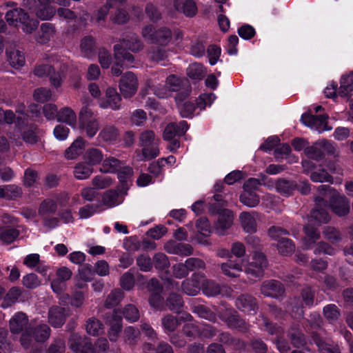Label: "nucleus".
I'll return each instance as SVG.
<instances>
[{
    "label": "nucleus",
    "instance_id": "6ab92c4d",
    "mask_svg": "<svg viewBox=\"0 0 353 353\" xmlns=\"http://www.w3.org/2000/svg\"><path fill=\"white\" fill-rule=\"evenodd\" d=\"M28 323V316L22 312H17L10 320L9 326L12 334H19Z\"/></svg>",
    "mask_w": 353,
    "mask_h": 353
},
{
    "label": "nucleus",
    "instance_id": "e2e57ef3",
    "mask_svg": "<svg viewBox=\"0 0 353 353\" xmlns=\"http://www.w3.org/2000/svg\"><path fill=\"white\" fill-rule=\"evenodd\" d=\"M197 107L196 103L190 101H185L181 106H179L180 114L183 118L192 119L194 116V112Z\"/></svg>",
    "mask_w": 353,
    "mask_h": 353
},
{
    "label": "nucleus",
    "instance_id": "13d9d810",
    "mask_svg": "<svg viewBox=\"0 0 353 353\" xmlns=\"http://www.w3.org/2000/svg\"><path fill=\"white\" fill-rule=\"evenodd\" d=\"M323 315L330 322L336 321L340 315V310L335 304H328L323 307Z\"/></svg>",
    "mask_w": 353,
    "mask_h": 353
},
{
    "label": "nucleus",
    "instance_id": "c03bdc74",
    "mask_svg": "<svg viewBox=\"0 0 353 353\" xmlns=\"http://www.w3.org/2000/svg\"><path fill=\"white\" fill-rule=\"evenodd\" d=\"M19 230L12 227H7L1 232L0 240L7 245L11 244L19 237Z\"/></svg>",
    "mask_w": 353,
    "mask_h": 353
},
{
    "label": "nucleus",
    "instance_id": "4c0bfd02",
    "mask_svg": "<svg viewBox=\"0 0 353 353\" xmlns=\"http://www.w3.org/2000/svg\"><path fill=\"white\" fill-rule=\"evenodd\" d=\"M92 172V166L85 161L79 162L74 168V175L79 180L88 179Z\"/></svg>",
    "mask_w": 353,
    "mask_h": 353
},
{
    "label": "nucleus",
    "instance_id": "cd10ccee",
    "mask_svg": "<svg viewBox=\"0 0 353 353\" xmlns=\"http://www.w3.org/2000/svg\"><path fill=\"white\" fill-rule=\"evenodd\" d=\"M116 172L117 173V178L121 184L119 191L121 194H126L128 190V181L132 174V169L129 166H121Z\"/></svg>",
    "mask_w": 353,
    "mask_h": 353
},
{
    "label": "nucleus",
    "instance_id": "7ed1b4c3",
    "mask_svg": "<svg viewBox=\"0 0 353 353\" xmlns=\"http://www.w3.org/2000/svg\"><path fill=\"white\" fill-rule=\"evenodd\" d=\"M5 18L10 26L21 27V30L27 34H31L35 31L39 23L37 18L30 17L21 8L8 10Z\"/></svg>",
    "mask_w": 353,
    "mask_h": 353
},
{
    "label": "nucleus",
    "instance_id": "4be33fe9",
    "mask_svg": "<svg viewBox=\"0 0 353 353\" xmlns=\"http://www.w3.org/2000/svg\"><path fill=\"white\" fill-rule=\"evenodd\" d=\"M22 193L21 188L14 184L0 185V199L16 200L21 196Z\"/></svg>",
    "mask_w": 353,
    "mask_h": 353
},
{
    "label": "nucleus",
    "instance_id": "864d4df0",
    "mask_svg": "<svg viewBox=\"0 0 353 353\" xmlns=\"http://www.w3.org/2000/svg\"><path fill=\"white\" fill-rule=\"evenodd\" d=\"M101 207L99 201L97 203L87 204L81 207L79 210V215L80 219H88L96 213Z\"/></svg>",
    "mask_w": 353,
    "mask_h": 353
},
{
    "label": "nucleus",
    "instance_id": "a18cd8bd",
    "mask_svg": "<svg viewBox=\"0 0 353 353\" xmlns=\"http://www.w3.org/2000/svg\"><path fill=\"white\" fill-rule=\"evenodd\" d=\"M193 312L197 314L199 317L211 322H215L216 321V314L209 307L205 305H196L194 307Z\"/></svg>",
    "mask_w": 353,
    "mask_h": 353
},
{
    "label": "nucleus",
    "instance_id": "7c9ffc66",
    "mask_svg": "<svg viewBox=\"0 0 353 353\" xmlns=\"http://www.w3.org/2000/svg\"><path fill=\"white\" fill-rule=\"evenodd\" d=\"M296 182L285 179H279L276 183V188L278 192L285 196H290L296 190Z\"/></svg>",
    "mask_w": 353,
    "mask_h": 353
},
{
    "label": "nucleus",
    "instance_id": "c9c22d12",
    "mask_svg": "<svg viewBox=\"0 0 353 353\" xmlns=\"http://www.w3.org/2000/svg\"><path fill=\"white\" fill-rule=\"evenodd\" d=\"M239 219L244 231L250 234L254 233L256 231V221L249 212H241Z\"/></svg>",
    "mask_w": 353,
    "mask_h": 353
},
{
    "label": "nucleus",
    "instance_id": "423d86ee",
    "mask_svg": "<svg viewBox=\"0 0 353 353\" xmlns=\"http://www.w3.org/2000/svg\"><path fill=\"white\" fill-rule=\"evenodd\" d=\"M121 0H107L103 8L99 11V19H103L107 12L111 13L114 23L124 24L129 20V15L125 9L120 8Z\"/></svg>",
    "mask_w": 353,
    "mask_h": 353
},
{
    "label": "nucleus",
    "instance_id": "774afa93",
    "mask_svg": "<svg viewBox=\"0 0 353 353\" xmlns=\"http://www.w3.org/2000/svg\"><path fill=\"white\" fill-rule=\"evenodd\" d=\"M152 262L155 268L158 270H163L170 266L168 256L162 252L156 253L153 257Z\"/></svg>",
    "mask_w": 353,
    "mask_h": 353
},
{
    "label": "nucleus",
    "instance_id": "1a4fd4ad",
    "mask_svg": "<svg viewBox=\"0 0 353 353\" xmlns=\"http://www.w3.org/2000/svg\"><path fill=\"white\" fill-rule=\"evenodd\" d=\"M220 319L230 329L237 330L242 333H246L249 331L250 325L240 316L235 310H225L220 314Z\"/></svg>",
    "mask_w": 353,
    "mask_h": 353
},
{
    "label": "nucleus",
    "instance_id": "680f3d73",
    "mask_svg": "<svg viewBox=\"0 0 353 353\" xmlns=\"http://www.w3.org/2000/svg\"><path fill=\"white\" fill-rule=\"evenodd\" d=\"M185 266L187 267L188 273L190 272H198L203 270L205 268L204 261L198 258H189L185 261Z\"/></svg>",
    "mask_w": 353,
    "mask_h": 353
},
{
    "label": "nucleus",
    "instance_id": "79ce46f5",
    "mask_svg": "<svg viewBox=\"0 0 353 353\" xmlns=\"http://www.w3.org/2000/svg\"><path fill=\"white\" fill-rule=\"evenodd\" d=\"M122 161L114 158L110 157L103 160L101 171L103 172L115 173L122 166Z\"/></svg>",
    "mask_w": 353,
    "mask_h": 353
},
{
    "label": "nucleus",
    "instance_id": "20e7f679",
    "mask_svg": "<svg viewBox=\"0 0 353 353\" xmlns=\"http://www.w3.org/2000/svg\"><path fill=\"white\" fill-rule=\"evenodd\" d=\"M143 47L142 41L137 37L132 36L130 39H123L120 43L114 46V58L122 64H132L134 56L129 52H139Z\"/></svg>",
    "mask_w": 353,
    "mask_h": 353
},
{
    "label": "nucleus",
    "instance_id": "393cba45",
    "mask_svg": "<svg viewBox=\"0 0 353 353\" xmlns=\"http://www.w3.org/2000/svg\"><path fill=\"white\" fill-rule=\"evenodd\" d=\"M80 48L84 57L90 58L94 56L97 52V46L94 38L90 35L83 37L81 41Z\"/></svg>",
    "mask_w": 353,
    "mask_h": 353
},
{
    "label": "nucleus",
    "instance_id": "a211bd4d",
    "mask_svg": "<svg viewBox=\"0 0 353 353\" xmlns=\"http://www.w3.org/2000/svg\"><path fill=\"white\" fill-rule=\"evenodd\" d=\"M315 201L316 205L327 203V201L321 197H316ZM311 219L314 220L318 224L327 223L330 220V216L325 209L316 206L311 211Z\"/></svg>",
    "mask_w": 353,
    "mask_h": 353
},
{
    "label": "nucleus",
    "instance_id": "f03ea898",
    "mask_svg": "<svg viewBox=\"0 0 353 353\" xmlns=\"http://www.w3.org/2000/svg\"><path fill=\"white\" fill-rule=\"evenodd\" d=\"M303 230L305 234L303 239L304 249H313V252L316 255L327 254L334 256L336 254V250L327 243L324 241L316 243V241L321 237L320 232L311 223L306 224L304 226Z\"/></svg>",
    "mask_w": 353,
    "mask_h": 353
},
{
    "label": "nucleus",
    "instance_id": "0e129e2a",
    "mask_svg": "<svg viewBox=\"0 0 353 353\" xmlns=\"http://www.w3.org/2000/svg\"><path fill=\"white\" fill-rule=\"evenodd\" d=\"M52 92L50 89L41 87L34 90L33 97L39 103H45L50 99Z\"/></svg>",
    "mask_w": 353,
    "mask_h": 353
},
{
    "label": "nucleus",
    "instance_id": "72a5a7b5",
    "mask_svg": "<svg viewBox=\"0 0 353 353\" xmlns=\"http://www.w3.org/2000/svg\"><path fill=\"white\" fill-rule=\"evenodd\" d=\"M57 203L52 199H46L41 201L38 209V214L41 216L54 214L57 211Z\"/></svg>",
    "mask_w": 353,
    "mask_h": 353
},
{
    "label": "nucleus",
    "instance_id": "ea45409f",
    "mask_svg": "<svg viewBox=\"0 0 353 353\" xmlns=\"http://www.w3.org/2000/svg\"><path fill=\"white\" fill-rule=\"evenodd\" d=\"M203 293L208 296H215L221 293L219 283L212 280H205L202 283Z\"/></svg>",
    "mask_w": 353,
    "mask_h": 353
},
{
    "label": "nucleus",
    "instance_id": "a878e982",
    "mask_svg": "<svg viewBox=\"0 0 353 353\" xmlns=\"http://www.w3.org/2000/svg\"><path fill=\"white\" fill-rule=\"evenodd\" d=\"M171 39V30L168 28L163 27L154 32L152 43L163 46L168 45Z\"/></svg>",
    "mask_w": 353,
    "mask_h": 353
},
{
    "label": "nucleus",
    "instance_id": "39448f33",
    "mask_svg": "<svg viewBox=\"0 0 353 353\" xmlns=\"http://www.w3.org/2000/svg\"><path fill=\"white\" fill-rule=\"evenodd\" d=\"M319 192L325 196H329L328 205L332 211L339 216H344L350 212V202L347 197L339 194L328 185H321Z\"/></svg>",
    "mask_w": 353,
    "mask_h": 353
},
{
    "label": "nucleus",
    "instance_id": "37998d69",
    "mask_svg": "<svg viewBox=\"0 0 353 353\" xmlns=\"http://www.w3.org/2000/svg\"><path fill=\"white\" fill-rule=\"evenodd\" d=\"M239 201L249 208H254L259 203V196L256 192L243 191L240 194Z\"/></svg>",
    "mask_w": 353,
    "mask_h": 353
},
{
    "label": "nucleus",
    "instance_id": "aec40b11",
    "mask_svg": "<svg viewBox=\"0 0 353 353\" xmlns=\"http://www.w3.org/2000/svg\"><path fill=\"white\" fill-rule=\"evenodd\" d=\"M26 333L37 342H44L50 336V328L47 324L37 325L34 327H30Z\"/></svg>",
    "mask_w": 353,
    "mask_h": 353
},
{
    "label": "nucleus",
    "instance_id": "052dcab7",
    "mask_svg": "<svg viewBox=\"0 0 353 353\" xmlns=\"http://www.w3.org/2000/svg\"><path fill=\"white\" fill-rule=\"evenodd\" d=\"M254 353H267V344L259 337H252L248 343Z\"/></svg>",
    "mask_w": 353,
    "mask_h": 353
},
{
    "label": "nucleus",
    "instance_id": "0eeeda50",
    "mask_svg": "<svg viewBox=\"0 0 353 353\" xmlns=\"http://www.w3.org/2000/svg\"><path fill=\"white\" fill-rule=\"evenodd\" d=\"M68 345L74 353H96L97 350L90 338L77 332L70 334Z\"/></svg>",
    "mask_w": 353,
    "mask_h": 353
},
{
    "label": "nucleus",
    "instance_id": "f257e3e1",
    "mask_svg": "<svg viewBox=\"0 0 353 353\" xmlns=\"http://www.w3.org/2000/svg\"><path fill=\"white\" fill-rule=\"evenodd\" d=\"M288 337L293 347L311 352L312 346L315 344L320 353H341L339 346L331 339L323 336L316 332L311 333L310 340L299 329V325L292 324L288 331Z\"/></svg>",
    "mask_w": 353,
    "mask_h": 353
},
{
    "label": "nucleus",
    "instance_id": "49530a36",
    "mask_svg": "<svg viewBox=\"0 0 353 353\" xmlns=\"http://www.w3.org/2000/svg\"><path fill=\"white\" fill-rule=\"evenodd\" d=\"M310 119L312 123V128H316L319 132L328 131L332 129L331 127L327 126L328 116L326 114L314 115V117H310Z\"/></svg>",
    "mask_w": 353,
    "mask_h": 353
},
{
    "label": "nucleus",
    "instance_id": "5fc2aeb1",
    "mask_svg": "<svg viewBox=\"0 0 353 353\" xmlns=\"http://www.w3.org/2000/svg\"><path fill=\"white\" fill-rule=\"evenodd\" d=\"M301 296L306 307H311L314 305L315 290L310 286H305L301 289Z\"/></svg>",
    "mask_w": 353,
    "mask_h": 353
},
{
    "label": "nucleus",
    "instance_id": "bf43d9fd",
    "mask_svg": "<svg viewBox=\"0 0 353 353\" xmlns=\"http://www.w3.org/2000/svg\"><path fill=\"white\" fill-rule=\"evenodd\" d=\"M205 52L209 58V63L210 65H214L219 59L221 54V48L216 44H211L208 47Z\"/></svg>",
    "mask_w": 353,
    "mask_h": 353
},
{
    "label": "nucleus",
    "instance_id": "a19ab883",
    "mask_svg": "<svg viewBox=\"0 0 353 353\" xmlns=\"http://www.w3.org/2000/svg\"><path fill=\"white\" fill-rule=\"evenodd\" d=\"M277 249L280 254L288 256L295 250V245L292 239L281 237L277 242Z\"/></svg>",
    "mask_w": 353,
    "mask_h": 353
},
{
    "label": "nucleus",
    "instance_id": "de8ad7c7",
    "mask_svg": "<svg viewBox=\"0 0 353 353\" xmlns=\"http://www.w3.org/2000/svg\"><path fill=\"white\" fill-rule=\"evenodd\" d=\"M86 331L92 336H99L103 332V323L96 318H90L86 323Z\"/></svg>",
    "mask_w": 353,
    "mask_h": 353
},
{
    "label": "nucleus",
    "instance_id": "4d7b16f0",
    "mask_svg": "<svg viewBox=\"0 0 353 353\" xmlns=\"http://www.w3.org/2000/svg\"><path fill=\"white\" fill-rule=\"evenodd\" d=\"M196 227L198 232L204 236H208L212 232L214 228H212L209 220L206 217H200L196 221Z\"/></svg>",
    "mask_w": 353,
    "mask_h": 353
},
{
    "label": "nucleus",
    "instance_id": "4468645a",
    "mask_svg": "<svg viewBox=\"0 0 353 353\" xmlns=\"http://www.w3.org/2000/svg\"><path fill=\"white\" fill-rule=\"evenodd\" d=\"M121 97L114 88H108L105 92V97L101 99L100 107L102 108H111L119 110L121 106Z\"/></svg>",
    "mask_w": 353,
    "mask_h": 353
},
{
    "label": "nucleus",
    "instance_id": "6e6d98bb",
    "mask_svg": "<svg viewBox=\"0 0 353 353\" xmlns=\"http://www.w3.org/2000/svg\"><path fill=\"white\" fill-rule=\"evenodd\" d=\"M38 128L35 124H30L28 128L22 132L23 140L28 143L35 144L38 141V136L36 131Z\"/></svg>",
    "mask_w": 353,
    "mask_h": 353
},
{
    "label": "nucleus",
    "instance_id": "f3484780",
    "mask_svg": "<svg viewBox=\"0 0 353 353\" xmlns=\"http://www.w3.org/2000/svg\"><path fill=\"white\" fill-rule=\"evenodd\" d=\"M261 291L263 294L272 298H279L285 292L283 284L276 280H270L263 283Z\"/></svg>",
    "mask_w": 353,
    "mask_h": 353
},
{
    "label": "nucleus",
    "instance_id": "8fccbe9b",
    "mask_svg": "<svg viewBox=\"0 0 353 353\" xmlns=\"http://www.w3.org/2000/svg\"><path fill=\"white\" fill-rule=\"evenodd\" d=\"M56 13L54 7L50 6H38L35 12L37 17L42 21L50 20Z\"/></svg>",
    "mask_w": 353,
    "mask_h": 353
},
{
    "label": "nucleus",
    "instance_id": "c85d7f7f",
    "mask_svg": "<svg viewBox=\"0 0 353 353\" xmlns=\"http://www.w3.org/2000/svg\"><path fill=\"white\" fill-rule=\"evenodd\" d=\"M119 130L114 125H108L103 128L99 134V139L104 142L114 143L119 137Z\"/></svg>",
    "mask_w": 353,
    "mask_h": 353
},
{
    "label": "nucleus",
    "instance_id": "5701e85b",
    "mask_svg": "<svg viewBox=\"0 0 353 353\" xmlns=\"http://www.w3.org/2000/svg\"><path fill=\"white\" fill-rule=\"evenodd\" d=\"M219 341L225 345L234 347L239 352L245 351L246 343L239 338L234 337L229 332H223L219 335Z\"/></svg>",
    "mask_w": 353,
    "mask_h": 353
},
{
    "label": "nucleus",
    "instance_id": "3c124183",
    "mask_svg": "<svg viewBox=\"0 0 353 353\" xmlns=\"http://www.w3.org/2000/svg\"><path fill=\"white\" fill-rule=\"evenodd\" d=\"M123 297V292L119 289L112 290L107 296L104 305L108 309H111L117 305Z\"/></svg>",
    "mask_w": 353,
    "mask_h": 353
},
{
    "label": "nucleus",
    "instance_id": "2f4dec72",
    "mask_svg": "<svg viewBox=\"0 0 353 353\" xmlns=\"http://www.w3.org/2000/svg\"><path fill=\"white\" fill-rule=\"evenodd\" d=\"M206 72L207 70L205 66L199 63H194L189 65L186 72L190 79L199 81L202 80L205 77Z\"/></svg>",
    "mask_w": 353,
    "mask_h": 353
},
{
    "label": "nucleus",
    "instance_id": "f8f14e48",
    "mask_svg": "<svg viewBox=\"0 0 353 353\" xmlns=\"http://www.w3.org/2000/svg\"><path fill=\"white\" fill-rule=\"evenodd\" d=\"M105 323L110 326L108 337L110 341H116L122 330V316L115 310L105 314Z\"/></svg>",
    "mask_w": 353,
    "mask_h": 353
},
{
    "label": "nucleus",
    "instance_id": "dca6fc26",
    "mask_svg": "<svg viewBox=\"0 0 353 353\" xmlns=\"http://www.w3.org/2000/svg\"><path fill=\"white\" fill-rule=\"evenodd\" d=\"M233 223V213L231 210H225L218 216L214 221V231L218 235H223Z\"/></svg>",
    "mask_w": 353,
    "mask_h": 353
},
{
    "label": "nucleus",
    "instance_id": "b1692460",
    "mask_svg": "<svg viewBox=\"0 0 353 353\" xmlns=\"http://www.w3.org/2000/svg\"><path fill=\"white\" fill-rule=\"evenodd\" d=\"M339 94L341 97H348L353 94V72L343 74L340 81Z\"/></svg>",
    "mask_w": 353,
    "mask_h": 353
},
{
    "label": "nucleus",
    "instance_id": "6e6552de",
    "mask_svg": "<svg viewBox=\"0 0 353 353\" xmlns=\"http://www.w3.org/2000/svg\"><path fill=\"white\" fill-rule=\"evenodd\" d=\"M79 128L85 130L90 138L93 137L99 129V123L94 117L93 113L88 107H83L79 115Z\"/></svg>",
    "mask_w": 353,
    "mask_h": 353
},
{
    "label": "nucleus",
    "instance_id": "e433bc0d",
    "mask_svg": "<svg viewBox=\"0 0 353 353\" xmlns=\"http://www.w3.org/2000/svg\"><path fill=\"white\" fill-rule=\"evenodd\" d=\"M166 305L170 310L180 314L181 310L183 306L182 296L179 294L171 292L166 299Z\"/></svg>",
    "mask_w": 353,
    "mask_h": 353
},
{
    "label": "nucleus",
    "instance_id": "2eb2a0df",
    "mask_svg": "<svg viewBox=\"0 0 353 353\" xmlns=\"http://www.w3.org/2000/svg\"><path fill=\"white\" fill-rule=\"evenodd\" d=\"M67 315L65 307L53 305L48 311V322L53 327H61L65 323Z\"/></svg>",
    "mask_w": 353,
    "mask_h": 353
},
{
    "label": "nucleus",
    "instance_id": "09e8293b",
    "mask_svg": "<svg viewBox=\"0 0 353 353\" xmlns=\"http://www.w3.org/2000/svg\"><path fill=\"white\" fill-rule=\"evenodd\" d=\"M310 179L313 182H332L333 177L327 172L324 168H319L311 172Z\"/></svg>",
    "mask_w": 353,
    "mask_h": 353
},
{
    "label": "nucleus",
    "instance_id": "bb28decb",
    "mask_svg": "<svg viewBox=\"0 0 353 353\" xmlns=\"http://www.w3.org/2000/svg\"><path fill=\"white\" fill-rule=\"evenodd\" d=\"M242 263L239 259L232 260L230 259L227 262L221 264V270L226 276L236 277L237 272L241 271Z\"/></svg>",
    "mask_w": 353,
    "mask_h": 353
},
{
    "label": "nucleus",
    "instance_id": "9d476101",
    "mask_svg": "<svg viewBox=\"0 0 353 353\" xmlns=\"http://www.w3.org/2000/svg\"><path fill=\"white\" fill-rule=\"evenodd\" d=\"M138 80L132 72L125 73L119 81V89L124 98H130L137 91Z\"/></svg>",
    "mask_w": 353,
    "mask_h": 353
},
{
    "label": "nucleus",
    "instance_id": "f704fd0d",
    "mask_svg": "<svg viewBox=\"0 0 353 353\" xmlns=\"http://www.w3.org/2000/svg\"><path fill=\"white\" fill-rule=\"evenodd\" d=\"M103 159L102 152L97 148H91L88 149L84 155V161L89 163L91 166L99 164Z\"/></svg>",
    "mask_w": 353,
    "mask_h": 353
},
{
    "label": "nucleus",
    "instance_id": "69168bd1",
    "mask_svg": "<svg viewBox=\"0 0 353 353\" xmlns=\"http://www.w3.org/2000/svg\"><path fill=\"white\" fill-rule=\"evenodd\" d=\"M122 314L123 317L130 323L137 321L139 318V312L132 304L127 305L124 307Z\"/></svg>",
    "mask_w": 353,
    "mask_h": 353
},
{
    "label": "nucleus",
    "instance_id": "412c9836",
    "mask_svg": "<svg viewBox=\"0 0 353 353\" xmlns=\"http://www.w3.org/2000/svg\"><path fill=\"white\" fill-rule=\"evenodd\" d=\"M165 250L168 253L182 256H188L192 254V248L190 244L169 241L165 245Z\"/></svg>",
    "mask_w": 353,
    "mask_h": 353
},
{
    "label": "nucleus",
    "instance_id": "58836bf2",
    "mask_svg": "<svg viewBox=\"0 0 353 353\" xmlns=\"http://www.w3.org/2000/svg\"><path fill=\"white\" fill-rule=\"evenodd\" d=\"M304 152L307 158L317 161L323 160L325 157V153L321 148L319 142H316L312 146L306 147Z\"/></svg>",
    "mask_w": 353,
    "mask_h": 353
},
{
    "label": "nucleus",
    "instance_id": "c756f323",
    "mask_svg": "<svg viewBox=\"0 0 353 353\" xmlns=\"http://www.w3.org/2000/svg\"><path fill=\"white\" fill-rule=\"evenodd\" d=\"M85 141L82 137H78L65 151V157L74 159L82 153Z\"/></svg>",
    "mask_w": 353,
    "mask_h": 353
},
{
    "label": "nucleus",
    "instance_id": "9b49d317",
    "mask_svg": "<svg viewBox=\"0 0 353 353\" xmlns=\"http://www.w3.org/2000/svg\"><path fill=\"white\" fill-rule=\"evenodd\" d=\"M267 265L266 256L262 252H255L247 268V272L255 277L263 276Z\"/></svg>",
    "mask_w": 353,
    "mask_h": 353
},
{
    "label": "nucleus",
    "instance_id": "603ef678",
    "mask_svg": "<svg viewBox=\"0 0 353 353\" xmlns=\"http://www.w3.org/2000/svg\"><path fill=\"white\" fill-rule=\"evenodd\" d=\"M119 197V192L114 189H109L106 190L102 196L103 205L112 208L117 205V199Z\"/></svg>",
    "mask_w": 353,
    "mask_h": 353
},
{
    "label": "nucleus",
    "instance_id": "ddd939ff",
    "mask_svg": "<svg viewBox=\"0 0 353 353\" xmlns=\"http://www.w3.org/2000/svg\"><path fill=\"white\" fill-rule=\"evenodd\" d=\"M235 305L239 310L248 314H255L258 310L256 298L248 294L239 296L235 301Z\"/></svg>",
    "mask_w": 353,
    "mask_h": 353
},
{
    "label": "nucleus",
    "instance_id": "473e14b6",
    "mask_svg": "<svg viewBox=\"0 0 353 353\" xmlns=\"http://www.w3.org/2000/svg\"><path fill=\"white\" fill-rule=\"evenodd\" d=\"M57 119L59 122H63L72 127H74L77 117L75 112L71 108L65 107L58 111Z\"/></svg>",
    "mask_w": 353,
    "mask_h": 353
},
{
    "label": "nucleus",
    "instance_id": "338daca9",
    "mask_svg": "<svg viewBox=\"0 0 353 353\" xmlns=\"http://www.w3.org/2000/svg\"><path fill=\"white\" fill-rule=\"evenodd\" d=\"M137 265L142 272H150L153 267V262L149 255L142 254L137 258Z\"/></svg>",
    "mask_w": 353,
    "mask_h": 353
}]
</instances>
